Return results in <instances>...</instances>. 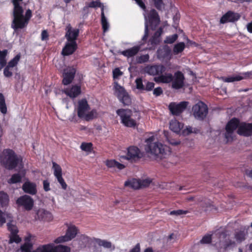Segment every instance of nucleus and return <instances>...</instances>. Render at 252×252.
Segmentation results:
<instances>
[{
    "instance_id": "23",
    "label": "nucleus",
    "mask_w": 252,
    "mask_h": 252,
    "mask_svg": "<svg viewBox=\"0 0 252 252\" xmlns=\"http://www.w3.org/2000/svg\"><path fill=\"white\" fill-rule=\"evenodd\" d=\"M22 188L24 192L31 195H35L37 191L36 184L29 181H26L23 184Z\"/></svg>"
},
{
    "instance_id": "9",
    "label": "nucleus",
    "mask_w": 252,
    "mask_h": 252,
    "mask_svg": "<svg viewBox=\"0 0 252 252\" xmlns=\"http://www.w3.org/2000/svg\"><path fill=\"white\" fill-rule=\"evenodd\" d=\"M76 72V68L74 65L65 67L63 71L62 83L64 85L70 84L73 80Z\"/></svg>"
},
{
    "instance_id": "6",
    "label": "nucleus",
    "mask_w": 252,
    "mask_h": 252,
    "mask_svg": "<svg viewBox=\"0 0 252 252\" xmlns=\"http://www.w3.org/2000/svg\"><path fill=\"white\" fill-rule=\"evenodd\" d=\"M114 94L125 105H129L131 103L130 95L124 87L120 86L117 82H114L113 86Z\"/></svg>"
},
{
    "instance_id": "22",
    "label": "nucleus",
    "mask_w": 252,
    "mask_h": 252,
    "mask_svg": "<svg viewBox=\"0 0 252 252\" xmlns=\"http://www.w3.org/2000/svg\"><path fill=\"white\" fill-rule=\"evenodd\" d=\"M240 16L238 14L229 11L221 17L220 22L222 24L227 22H233L238 20Z\"/></svg>"
},
{
    "instance_id": "14",
    "label": "nucleus",
    "mask_w": 252,
    "mask_h": 252,
    "mask_svg": "<svg viewBox=\"0 0 252 252\" xmlns=\"http://www.w3.org/2000/svg\"><path fill=\"white\" fill-rule=\"evenodd\" d=\"M162 32L163 29L160 27L150 38L147 42L150 50H155L157 46L160 43Z\"/></svg>"
},
{
    "instance_id": "3",
    "label": "nucleus",
    "mask_w": 252,
    "mask_h": 252,
    "mask_svg": "<svg viewBox=\"0 0 252 252\" xmlns=\"http://www.w3.org/2000/svg\"><path fill=\"white\" fill-rule=\"evenodd\" d=\"M154 140L153 136L146 140L147 146L145 147V150L154 155L156 158H162L166 155V151L168 148L160 143L153 142Z\"/></svg>"
},
{
    "instance_id": "16",
    "label": "nucleus",
    "mask_w": 252,
    "mask_h": 252,
    "mask_svg": "<svg viewBox=\"0 0 252 252\" xmlns=\"http://www.w3.org/2000/svg\"><path fill=\"white\" fill-rule=\"evenodd\" d=\"M90 109V105L86 98H82L78 101L77 115L83 119L86 112Z\"/></svg>"
},
{
    "instance_id": "1",
    "label": "nucleus",
    "mask_w": 252,
    "mask_h": 252,
    "mask_svg": "<svg viewBox=\"0 0 252 252\" xmlns=\"http://www.w3.org/2000/svg\"><path fill=\"white\" fill-rule=\"evenodd\" d=\"M0 161L3 167L11 170L22 163L23 158L20 156L17 155L13 150L6 149L0 154Z\"/></svg>"
},
{
    "instance_id": "57",
    "label": "nucleus",
    "mask_w": 252,
    "mask_h": 252,
    "mask_svg": "<svg viewBox=\"0 0 252 252\" xmlns=\"http://www.w3.org/2000/svg\"><path fill=\"white\" fill-rule=\"evenodd\" d=\"M58 182L61 184L62 186V188L63 189H66L67 188V185L66 183L65 182L64 179H63L62 176H59L56 177Z\"/></svg>"
},
{
    "instance_id": "42",
    "label": "nucleus",
    "mask_w": 252,
    "mask_h": 252,
    "mask_svg": "<svg viewBox=\"0 0 252 252\" xmlns=\"http://www.w3.org/2000/svg\"><path fill=\"white\" fill-rule=\"evenodd\" d=\"M22 176L19 173H15L11 176V177L8 180L9 184H16L21 182Z\"/></svg>"
},
{
    "instance_id": "25",
    "label": "nucleus",
    "mask_w": 252,
    "mask_h": 252,
    "mask_svg": "<svg viewBox=\"0 0 252 252\" xmlns=\"http://www.w3.org/2000/svg\"><path fill=\"white\" fill-rule=\"evenodd\" d=\"M64 93L71 98H76L81 93V86L78 85H73L70 88L65 90Z\"/></svg>"
},
{
    "instance_id": "20",
    "label": "nucleus",
    "mask_w": 252,
    "mask_h": 252,
    "mask_svg": "<svg viewBox=\"0 0 252 252\" xmlns=\"http://www.w3.org/2000/svg\"><path fill=\"white\" fill-rule=\"evenodd\" d=\"M165 70V67L162 64H155L147 67V73L152 75L162 74Z\"/></svg>"
},
{
    "instance_id": "11",
    "label": "nucleus",
    "mask_w": 252,
    "mask_h": 252,
    "mask_svg": "<svg viewBox=\"0 0 252 252\" xmlns=\"http://www.w3.org/2000/svg\"><path fill=\"white\" fill-rule=\"evenodd\" d=\"M146 23H148L149 26L152 30H155L160 23V17L155 9H152L148 14L147 17H145Z\"/></svg>"
},
{
    "instance_id": "58",
    "label": "nucleus",
    "mask_w": 252,
    "mask_h": 252,
    "mask_svg": "<svg viewBox=\"0 0 252 252\" xmlns=\"http://www.w3.org/2000/svg\"><path fill=\"white\" fill-rule=\"evenodd\" d=\"M88 4L89 7L91 8L99 7L101 6V3L99 0H96L95 1L93 0L90 2Z\"/></svg>"
},
{
    "instance_id": "43",
    "label": "nucleus",
    "mask_w": 252,
    "mask_h": 252,
    "mask_svg": "<svg viewBox=\"0 0 252 252\" xmlns=\"http://www.w3.org/2000/svg\"><path fill=\"white\" fill-rule=\"evenodd\" d=\"M155 7L158 11H162L165 8L163 0H152Z\"/></svg>"
},
{
    "instance_id": "62",
    "label": "nucleus",
    "mask_w": 252,
    "mask_h": 252,
    "mask_svg": "<svg viewBox=\"0 0 252 252\" xmlns=\"http://www.w3.org/2000/svg\"><path fill=\"white\" fill-rule=\"evenodd\" d=\"M6 222V218L4 213L0 210V227L2 226Z\"/></svg>"
},
{
    "instance_id": "39",
    "label": "nucleus",
    "mask_w": 252,
    "mask_h": 252,
    "mask_svg": "<svg viewBox=\"0 0 252 252\" xmlns=\"http://www.w3.org/2000/svg\"><path fill=\"white\" fill-rule=\"evenodd\" d=\"M97 113L96 110L94 109L89 112L83 117V119L86 121H90L97 117Z\"/></svg>"
},
{
    "instance_id": "33",
    "label": "nucleus",
    "mask_w": 252,
    "mask_h": 252,
    "mask_svg": "<svg viewBox=\"0 0 252 252\" xmlns=\"http://www.w3.org/2000/svg\"><path fill=\"white\" fill-rule=\"evenodd\" d=\"M52 252H70V247L62 245L54 246L51 244Z\"/></svg>"
},
{
    "instance_id": "5",
    "label": "nucleus",
    "mask_w": 252,
    "mask_h": 252,
    "mask_svg": "<svg viewBox=\"0 0 252 252\" xmlns=\"http://www.w3.org/2000/svg\"><path fill=\"white\" fill-rule=\"evenodd\" d=\"M65 225L67 227L65 234L57 238L54 240L55 243L59 244L70 241L75 238L78 233L79 229L75 225L65 223Z\"/></svg>"
},
{
    "instance_id": "64",
    "label": "nucleus",
    "mask_w": 252,
    "mask_h": 252,
    "mask_svg": "<svg viewBox=\"0 0 252 252\" xmlns=\"http://www.w3.org/2000/svg\"><path fill=\"white\" fill-rule=\"evenodd\" d=\"M43 189L45 191H48L50 190L51 189L50 188V183L48 180H46L43 181Z\"/></svg>"
},
{
    "instance_id": "31",
    "label": "nucleus",
    "mask_w": 252,
    "mask_h": 252,
    "mask_svg": "<svg viewBox=\"0 0 252 252\" xmlns=\"http://www.w3.org/2000/svg\"><path fill=\"white\" fill-rule=\"evenodd\" d=\"M79 243L83 247H86L91 245L92 243H94V238H90L87 235L82 234L80 236Z\"/></svg>"
},
{
    "instance_id": "63",
    "label": "nucleus",
    "mask_w": 252,
    "mask_h": 252,
    "mask_svg": "<svg viewBox=\"0 0 252 252\" xmlns=\"http://www.w3.org/2000/svg\"><path fill=\"white\" fill-rule=\"evenodd\" d=\"M163 93L162 89L161 87H157L155 88L153 91V94L156 96L160 95Z\"/></svg>"
},
{
    "instance_id": "15",
    "label": "nucleus",
    "mask_w": 252,
    "mask_h": 252,
    "mask_svg": "<svg viewBox=\"0 0 252 252\" xmlns=\"http://www.w3.org/2000/svg\"><path fill=\"white\" fill-rule=\"evenodd\" d=\"M145 86L143 84V81L141 77L136 79L135 83L137 89L141 92L144 91L149 92L153 90L155 87V83L152 82H149L146 80L144 81Z\"/></svg>"
},
{
    "instance_id": "19",
    "label": "nucleus",
    "mask_w": 252,
    "mask_h": 252,
    "mask_svg": "<svg viewBox=\"0 0 252 252\" xmlns=\"http://www.w3.org/2000/svg\"><path fill=\"white\" fill-rule=\"evenodd\" d=\"M240 121L238 119L233 118L231 119L226 124L225 129L226 133L225 134V137L227 138L228 134H231L233 131L236 130L240 125Z\"/></svg>"
},
{
    "instance_id": "32",
    "label": "nucleus",
    "mask_w": 252,
    "mask_h": 252,
    "mask_svg": "<svg viewBox=\"0 0 252 252\" xmlns=\"http://www.w3.org/2000/svg\"><path fill=\"white\" fill-rule=\"evenodd\" d=\"M105 164L108 168L116 167L119 170H122L125 168V166L124 164L119 163L115 159L107 160L105 162Z\"/></svg>"
},
{
    "instance_id": "59",
    "label": "nucleus",
    "mask_w": 252,
    "mask_h": 252,
    "mask_svg": "<svg viewBox=\"0 0 252 252\" xmlns=\"http://www.w3.org/2000/svg\"><path fill=\"white\" fill-rule=\"evenodd\" d=\"M149 56L148 54L141 55L138 57V62L137 63H145L148 61Z\"/></svg>"
},
{
    "instance_id": "36",
    "label": "nucleus",
    "mask_w": 252,
    "mask_h": 252,
    "mask_svg": "<svg viewBox=\"0 0 252 252\" xmlns=\"http://www.w3.org/2000/svg\"><path fill=\"white\" fill-rule=\"evenodd\" d=\"M17 64H8L4 69V74L6 77H10L12 75V72L11 70L13 68L15 69L16 72L17 71Z\"/></svg>"
},
{
    "instance_id": "8",
    "label": "nucleus",
    "mask_w": 252,
    "mask_h": 252,
    "mask_svg": "<svg viewBox=\"0 0 252 252\" xmlns=\"http://www.w3.org/2000/svg\"><path fill=\"white\" fill-rule=\"evenodd\" d=\"M188 104L189 102L185 101L179 103L172 102L168 105V109L172 115L178 116L186 109Z\"/></svg>"
},
{
    "instance_id": "4",
    "label": "nucleus",
    "mask_w": 252,
    "mask_h": 252,
    "mask_svg": "<svg viewBox=\"0 0 252 252\" xmlns=\"http://www.w3.org/2000/svg\"><path fill=\"white\" fill-rule=\"evenodd\" d=\"M117 114L121 118V123L125 126L134 128L137 126L136 121L131 118L132 111L129 109H119Z\"/></svg>"
},
{
    "instance_id": "37",
    "label": "nucleus",
    "mask_w": 252,
    "mask_h": 252,
    "mask_svg": "<svg viewBox=\"0 0 252 252\" xmlns=\"http://www.w3.org/2000/svg\"><path fill=\"white\" fill-rule=\"evenodd\" d=\"M7 109L5 103V99L3 94L0 93V112L5 114L7 113Z\"/></svg>"
},
{
    "instance_id": "18",
    "label": "nucleus",
    "mask_w": 252,
    "mask_h": 252,
    "mask_svg": "<svg viewBox=\"0 0 252 252\" xmlns=\"http://www.w3.org/2000/svg\"><path fill=\"white\" fill-rule=\"evenodd\" d=\"M65 37L67 41L76 42V39L79 36V30L78 29H72L70 25L66 28Z\"/></svg>"
},
{
    "instance_id": "51",
    "label": "nucleus",
    "mask_w": 252,
    "mask_h": 252,
    "mask_svg": "<svg viewBox=\"0 0 252 252\" xmlns=\"http://www.w3.org/2000/svg\"><path fill=\"white\" fill-rule=\"evenodd\" d=\"M178 35L176 33L167 36L164 42L167 44H172L178 39Z\"/></svg>"
},
{
    "instance_id": "21",
    "label": "nucleus",
    "mask_w": 252,
    "mask_h": 252,
    "mask_svg": "<svg viewBox=\"0 0 252 252\" xmlns=\"http://www.w3.org/2000/svg\"><path fill=\"white\" fill-rule=\"evenodd\" d=\"M252 75V71L245 72L241 74L234 75L231 76L226 77H225L223 80L225 82H233L250 78Z\"/></svg>"
},
{
    "instance_id": "7",
    "label": "nucleus",
    "mask_w": 252,
    "mask_h": 252,
    "mask_svg": "<svg viewBox=\"0 0 252 252\" xmlns=\"http://www.w3.org/2000/svg\"><path fill=\"white\" fill-rule=\"evenodd\" d=\"M192 112L196 119L203 120L208 112L207 105L202 101H199L192 107Z\"/></svg>"
},
{
    "instance_id": "50",
    "label": "nucleus",
    "mask_w": 252,
    "mask_h": 252,
    "mask_svg": "<svg viewBox=\"0 0 252 252\" xmlns=\"http://www.w3.org/2000/svg\"><path fill=\"white\" fill-rule=\"evenodd\" d=\"M7 229L10 232V234L18 233L19 231L16 225L12 224L11 222L7 223Z\"/></svg>"
},
{
    "instance_id": "54",
    "label": "nucleus",
    "mask_w": 252,
    "mask_h": 252,
    "mask_svg": "<svg viewBox=\"0 0 252 252\" xmlns=\"http://www.w3.org/2000/svg\"><path fill=\"white\" fill-rule=\"evenodd\" d=\"M101 22L103 31L106 32L108 29L109 24L105 16H103V17H101Z\"/></svg>"
},
{
    "instance_id": "34",
    "label": "nucleus",
    "mask_w": 252,
    "mask_h": 252,
    "mask_svg": "<svg viewBox=\"0 0 252 252\" xmlns=\"http://www.w3.org/2000/svg\"><path fill=\"white\" fill-rule=\"evenodd\" d=\"M140 180L135 179L126 181L125 183V186L129 187L133 189H138L140 188Z\"/></svg>"
},
{
    "instance_id": "13",
    "label": "nucleus",
    "mask_w": 252,
    "mask_h": 252,
    "mask_svg": "<svg viewBox=\"0 0 252 252\" xmlns=\"http://www.w3.org/2000/svg\"><path fill=\"white\" fill-rule=\"evenodd\" d=\"M185 80L184 74L180 71H177L174 73L171 88L176 90L183 88L185 86Z\"/></svg>"
},
{
    "instance_id": "12",
    "label": "nucleus",
    "mask_w": 252,
    "mask_h": 252,
    "mask_svg": "<svg viewBox=\"0 0 252 252\" xmlns=\"http://www.w3.org/2000/svg\"><path fill=\"white\" fill-rule=\"evenodd\" d=\"M142 157L143 155L140 149L136 146H132L127 148V152L125 158L131 162H135L139 160Z\"/></svg>"
},
{
    "instance_id": "52",
    "label": "nucleus",
    "mask_w": 252,
    "mask_h": 252,
    "mask_svg": "<svg viewBox=\"0 0 252 252\" xmlns=\"http://www.w3.org/2000/svg\"><path fill=\"white\" fill-rule=\"evenodd\" d=\"M32 245L30 243H25L21 247L22 252H32Z\"/></svg>"
},
{
    "instance_id": "26",
    "label": "nucleus",
    "mask_w": 252,
    "mask_h": 252,
    "mask_svg": "<svg viewBox=\"0 0 252 252\" xmlns=\"http://www.w3.org/2000/svg\"><path fill=\"white\" fill-rule=\"evenodd\" d=\"M38 219L40 220L45 221H51L53 220V216L52 214L44 209H39L36 213Z\"/></svg>"
},
{
    "instance_id": "30",
    "label": "nucleus",
    "mask_w": 252,
    "mask_h": 252,
    "mask_svg": "<svg viewBox=\"0 0 252 252\" xmlns=\"http://www.w3.org/2000/svg\"><path fill=\"white\" fill-rule=\"evenodd\" d=\"M183 127V124L180 123L176 119L172 120L170 122V129L174 132L179 133Z\"/></svg>"
},
{
    "instance_id": "41",
    "label": "nucleus",
    "mask_w": 252,
    "mask_h": 252,
    "mask_svg": "<svg viewBox=\"0 0 252 252\" xmlns=\"http://www.w3.org/2000/svg\"><path fill=\"white\" fill-rule=\"evenodd\" d=\"M185 48V44L184 42H179L175 44L173 49V53L177 55L182 52Z\"/></svg>"
},
{
    "instance_id": "28",
    "label": "nucleus",
    "mask_w": 252,
    "mask_h": 252,
    "mask_svg": "<svg viewBox=\"0 0 252 252\" xmlns=\"http://www.w3.org/2000/svg\"><path fill=\"white\" fill-rule=\"evenodd\" d=\"M140 45L134 46L132 48L123 51L121 54L127 58L133 57L137 54L140 50Z\"/></svg>"
},
{
    "instance_id": "38",
    "label": "nucleus",
    "mask_w": 252,
    "mask_h": 252,
    "mask_svg": "<svg viewBox=\"0 0 252 252\" xmlns=\"http://www.w3.org/2000/svg\"><path fill=\"white\" fill-rule=\"evenodd\" d=\"M33 252H52L51 243L40 245Z\"/></svg>"
},
{
    "instance_id": "61",
    "label": "nucleus",
    "mask_w": 252,
    "mask_h": 252,
    "mask_svg": "<svg viewBox=\"0 0 252 252\" xmlns=\"http://www.w3.org/2000/svg\"><path fill=\"white\" fill-rule=\"evenodd\" d=\"M151 180L149 179H146L143 180H140V188L148 187L151 183Z\"/></svg>"
},
{
    "instance_id": "35",
    "label": "nucleus",
    "mask_w": 252,
    "mask_h": 252,
    "mask_svg": "<svg viewBox=\"0 0 252 252\" xmlns=\"http://www.w3.org/2000/svg\"><path fill=\"white\" fill-rule=\"evenodd\" d=\"M174 75L171 73L165 74V75H161L158 77V80L163 83H169L172 82Z\"/></svg>"
},
{
    "instance_id": "10",
    "label": "nucleus",
    "mask_w": 252,
    "mask_h": 252,
    "mask_svg": "<svg viewBox=\"0 0 252 252\" xmlns=\"http://www.w3.org/2000/svg\"><path fill=\"white\" fill-rule=\"evenodd\" d=\"M16 204L19 207H23L26 211L32 210L34 205V200L30 196L25 194L16 200Z\"/></svg>"
},
{
    "instance_id": "55",
    "label": "nucleus",
    "mask_w": 252,
    "mask_h": 252,
    "mask_svg": "<svg viewBox=\"0 0 252 252\" xmlns=\"http://www.w3.org/2000/svg\"><path fill=\"white\" fill-rule=\"evenodd\" d=\"M123 75V72L120 70L119 68H115L113 71V77L114 80L119 78V77Z\"/></svg>"
},
{
    "instance_id": "29",
    "label": "nucleus",
    "mask_w": 252,
    "mask_h": 252,
    "mask_svg": "<svg viewBox=\"0 0 252 252\" xmlns=\"http://www.w3.org/2000/svg\"><path fill=\"white\" fill-rule=\"evenodd\" d=\"M94 243L97 244L99 246L110 249L111 251H113L115 249V246L112 245V243L110 241L94 237Z\"/></svg>"
},
{
    "instance_id": "40",
    "label": "nucleus",
    "mask_w": 252,
    "mask_h": 252,
    "mask_svg": "<svg viewBox=\"0 0 252 252\" xmlns=\"http://www.w3.org/2000/svg\"><path fill=\"white\" fill-rule=\"evenodd\" d=\"M9 202L8 194L3 191H0V204L1 206H5Z\"/></svg>"
},
{
    "instance_id": "17",
    "label": "nucleus",
    "mask_w": 252,
    "mask_h": 252,
    "mask_svg": "<svg viewBox=\"0 0 252 252\" xmlns=\"http://www.w3.org/2000/svg\"><path fill=\"white\" fill-rule=\"evenodd\" d=\"M237 133L244 136H251L252 135V123H241L237 130Z\"/></svg>"
},
{
    "instance_id": "60",
    "label": "nucleus",
    "mask_w": 252,
    "mask_h": 252,
    "mask_svg": "<svg viewBox=\"0 0 252 252\" xmlns=\"http://www.w3.org/2000/svg\"><path fill=\"white\" fill-rule=\"evenodd\" d=\"M149 36V29H148V24L147 23H145V31H144V35L142 37V40L144 42H146L147 40V38Z\"/></svg>"
},
{
    "instance_id": "44",
    "label": "nucleus",
    "mask_w": 252,
    "mask_h": 252,
    "mask_svg": "<svg viewBox=\"0 0 252 252\" xmlns=\"http://www.w3.org/2000/svg\"><path fill=\"white\" fill-rule=\"evenodd\" d=\"M52 164L54 176L55 177L62 176V169L60 165L54 161L52 162Z\"/></svg>"
},
{
    "instance_id": "45",
    "label": "nucleus",
    "mask_w": 252,
    "mask_h": 252,
    "mask_svg": "<svg viewBox=\"0 0 252 252\" xmlns=\"http://www.w3.org/2000/svg\"><path fill=\"white\" fill-rule=\"evenodd\" d=\"M235 243L234 241H232L230 239H225L224 242H223L222 245L220 244V242L219 244L218 248L220 249H223L224 250H226L228 248L232 245H235Z\"/></svg>"
},
{
    "instance_id": "53",
    "label": "nucleus",
    "mask_w": 252,
    "mask_h": 252,
    "mask_svg": "<svg viewBox=\"0 0 252 252\" xmlns=\"http://www.w3.org/2000/svg\"><path fill=\"white\" fill-rule=\"evenodd\" d=\"M212 235H206L203 236L200 242L201 244H210L212 242Z\"/></svg>"
},
{
    "instance_id": "47",
    "label": "nucleus",
    "mask_w": 252,
    "mask_h": 252,
    "mask_svg": "<svg viewBox=\"0 0 252 252\" xmlns=\"http://www.w3.org/2000/svg\"><path fill=\"white\" fill-rule=\"evenodd\" d=\"M235 238L238 243H241L246 239V235L244 231H240L235 234Z\"/></svg>"
},
{
    "instance_id": "24",
    "label": "nucleus",
    "mask_w": 252,
    "mask_h": 252,
    "mask_svg": "<svg viewBox=\"0 0 252 252\" xmlns=\"http://www.w3.org/2000/svg\"><path fill=\"white\" fill-rule=\"evenodd\" d=\"M77 49L76 42L67 41L62 50L63 56H68L72 54Z\"/></svg>"
},
{
    "instance_id": "2",
    "label": "nucleus",
    "mask_w": 252,
    "mask_h": 252,
    "mask_svg": "<svg viewBox=\"0 0 252 252\" xmlns=\"http://www.w3.org/2000/svg\"><path fill=\"white\" fill-rule=\"evenodd\" d=\"M24 12L23 8L13 9L11 28L15 31L27 27L32 17V11L31 9L27 10L25 15Z\"/></svg>"
},
{
    "instance_id": "56",
    "label": "nucleus",
    "mask_w": 252,
    "mask_h": 252,
    "mask_svg": "<svg viewBox=\"0 0 252 252\" xmlns=\"http://www.w3.org/2000/svg\"><path fill=\"white\" fill-rule=\"evenodd\" d=\"M188 213V211H184L183 210H178L172 211L170 212V215L180 216L181 215H185Z\"/></svg>"
},
{
    "instance_id": "46",
    "label": "nucleus",
    "mask_w": 252,
    "mask_h": 252,
    "mask_svg": "<svg viewBox=\"0 0 252 252\" xmlns=\"http://www.w3.org/2000/svg\"><path fill=\"white\" fill-rule=\"evenodd\" d=\"M93 145L92 143L82 142L80 146V149L86 152H91L93 149Z\"/></svg>"
},
{
    "instance_id": "27",
    "label": "nucleus",
    "mask_w": 252,
    "mask_h": 252,
    "mask_svg": "<svg viewBox=\"0 0 252 252\" xmlns=\"http://www.w3.org/2000/svg\"><path fill=\"white\" fill-rule=\"evenodd\" d=\"M171 49L167 46H164L160 47L157 50V56L158 59H164L170 57Z\"/></svg>"
},
{
    "instance_id": "49",
    "label": "nucleus",
    "mask_w": 252,
    "mask_h": 252,
    "mask_svg": "<svg viewBox=\"0 0 252 252\" xmlns=\"http://www.w3.org/2000/svg\"><path fill=\"white\" fill-rule=\"evenodd\" d=\"M8 50L6 49H4L3 50H0V63H8L7 62L6 57L8 55Z\"/></svg>"
},
{
    "instance_id": "48",
    "label": "nucleus",
    "mask_w": 252,
    "mask_h": 252,
    "mask_svg": "<svg viewBox=\"0 0 252 252\" xmlns=\"http://www.w3.org/2000/svg\"><path fill=\"white\" fill-rule=\"evenodd\" d=\"M17 234L18 233H14L10 235L9 241V244H12L13 243H16L18 244L21 241V238Z\"/></svg>"
}]
</instances>
